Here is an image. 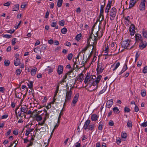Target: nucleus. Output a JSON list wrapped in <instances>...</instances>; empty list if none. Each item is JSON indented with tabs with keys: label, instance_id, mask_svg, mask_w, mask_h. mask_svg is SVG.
<instances>
[{
	"label": "nucleus",
	"instance_id": "nucleus-1",
	"mask_svg": "<svg viewBox=\"0 0 147 147\" xmlns=\"http://www.w3.org/2000/svg\"><path fill=\"white\" fill-rule=\"evenodd\" d=\"M117 10L115 7H112L109 11L110 19L111 20H113L117 13Z\"/></svg>",
	"mask_w": 147,
	"mask_h": 147
},
{
	"label": "nucleus",
	"instance_id": "nucleus-2",
	"mask_svg": "<svg viewBox=\"0 0 147 147\" xmlns=\"http://www.w3.org/2000/svg\"><path fill=\"white\" fill-rule=\"evenodd\" d=\"M131 41L129 40H127L126 41H123L121 44L122 47L124 48L125 49H130L133 48V46H132L131 47H129L130 45L131 44Z\"/></svg>",
	"mask_w": 147,
	"mask_h": 147
},
{
	"label": "nucleus",
	"instance_id": "nucleus-3",
	"mask_svg": "<svg viewBox=\"0 0 147 147\" xmlns=\"http://www.w3.org/2000/svg\"><path fill=\"white\" fill-rule=\"evenodd\" d=\"M105 69L104 65L102 63H98L96 69L97 73L98 74L102 73Z\"/></svg>",
	"mask_w": 147,
	"mask_h": 147
},
{
	"label": "nucleus",
	"instance_id": "nucleus-4",
	"mask_svg": "<svg viewBox=\"0 0 147 147\" xmlns=\"http://www.w3.org/2000/svg\"><path fill=\"white\" fill-rule=\"evenodd\" d=\"M101 78L102 76L100 75H99L97 77L96 79L94 81L92 85L94 86H96V87L95 88L93 89V90H95L98 87V84L99 83Z\"/></svg>",
	"mask_w": 147,
	"mask_h": 147
},
{
	"label": "nucleus",
	"instance_id": "nucleus-5",
	"mask_svg": "<svg viewBox=\"0 0 147 147\" xmlns=\"http://www.w3.org/2000/svg\"><path fill=\"white\" fill-rule=\"evenodd\" d=\"M102 32H101V31L98 30L97 32L95 34V35H94L93 39H92V40L93 41H96L98 40L97 37L100 38L102 37Z\"/></svg>",
	"mask_w": 147,
	"mask_h": 147
},
{
	"label": "nucleus",
	"instance_id": "nucleus-6",
	"mask_svg": "<svg viewBox=\"0 0 147 147\" xmlns=\"http://www.w3.org/2000/svg\"><path fill=\"white\" fill-rule=\"evenodd\" d=\"M71 88H70L69 90L67 91L66 92L65 102H66L67 101H69L71 99L72 94V92L71 91Z\"/></svg>",
	"mask_w": 147,
	"mask_h": 147
},
{
	"label": "nucleus",
	"instance_id": "nucleus-7",
	"mask_svg": "<svg viewBox=\"0 0 147 147\" xmlns=\"http://www.w3.org/2000/svg\"><path fill=\"white\" fill-rule=\"evenodd\" d=\"M130 34L132 36L134 35L135 33V26L133 24H131L129 28Z\"/></svg>",
	"mask_w": 147,
	"mask_h": 147
},
{
	"label": "nucleus",
	"instance_id": "nucleus-8",
	"mask_svg": "<svg viewBox=\"0 0 147 147\" xmlns=\"http://www.w3.org/2000/svg\"><path fill=\"white\" fill-rule=\"evenodd\" d=\"M112 0L109 1L105 9V12L107 13V15L108 16L109 10L110 9L111 6V4H112Z\"/></svg>",
	"mask_w": 147,
	"mask_h": 147
},
{
	"label": "nucleus",
	"instance_id": "nucleus-9",
	"mask_svg": "<svg viewBox=\"0 0 147 147\" xmlns=\"http://www.w3.org/2000/svg\"><path fill=\"white\" fill-rule=\"evenodd\" d=\"M146 2L141 1L139 6V8L140 11H144L145 9Z\"/></svg>",
	"mask_w": 147,
	"mask_h": 147
},
{
	"label": "nucleus",
	"instance_id": "nucleus-10",
	"mask_svg": "<svg viewBox=\"0 0 147 147\" xmlns=\"http://www.w3.org/2000/svg\"><path fill=\"white\" fill-rule=\"evenodd\" d=\"M96 24V23H95L92 26V28L91 32L89 36V38L87 39L88 43L89 44V40H90V39H91L92 40V39H93V37L92 36L93 35H94L93 34V32Z\"/></svg>",
	"mask_w": 147,
	"mask_h": 147
},
{
	"label": "nucleus",
	"instance_id": "nucleus-11",
	"mask_svg": "<svg viewBox=\"0 0 147 147\" xmlns=\"http://www.w3.org/2000/svg\"><path fill=\"white\" fill-rule=\"evenodd\" d=\"M90 122V121L89 119L87 120L85 122L84 126L83 127V128L85 130H86L88 128Z\"/></svg>",
	"mask_w": 147,
	"mask_h": 147
},
{
	"label": "nucleus",
	"instance_id": "nucleus-12",
	"mask_svg": "<svg viewBox=\"0 0 147 147\" xmlns=\"http://www.w3.org/2000/svg\"><path fill=\"white\" fill-rule=\"evenodd\" d=\"M49 127L47 124L45 123L44 124L43 126L40 129H37V131L39 130L40 131V129L42 130L41 131L45 132L46 131L47 129H48Z\"/></svg>",
	"mask_w": 147,
	"mask_h": 147
},
{
	"label": "nucleus",
	"instance_id": "nucleus-13",
	"mask_svg": "<svg viewBox=\"0 0 147 147\" xmlns=\"http://www.w3.org/2000/svg\"><path fill=\"white\" fill-rule=\"evenodd\" d=\"M113 104V100L111 99L108 100L107 101L106 103V105L107 108H109L112 106Z\"/></svg>",
	"mask_w": 147,
	"mask_h": 147
},
{
	"label": "nucleus",
	"instance_id": "nucleus-14",
	"mask_svg": "<svg viewBox=\"0 0 147 147\" xmlns=\"http://www.w3.org/2000/svg\"><path fill=\"white\" fill-rule=\"evenodd\" d=\"M79 96V93H77L75 94L72 100V103L73 104H75L76 103L78 100Z\"/></svg>",
	"mask_w": 147,
	"mask_h": 147
},
{
	"label": "nucleus",
	"instance_id": "nucleus-15",
	"mask_svg": "<svg viewBox=\"0 0 147 147\" xmlns=\"http://www.w3.org/2000/svg\"><path fill=\"white\" fill-rule=\"evenodd\" d=\"M84 75L83 74L81 73L78 75L76 78V81L80 80L81 82H82L83 81V78Z\"/></svg>",
	"mask_w": 147,
	"mask_h": 147
},
{
	"label": "nucleus",
	"instance_id": "nucleus-16",
	"mask_svg": "<svg viewBox=\"0 0 147 147\" xmlns=\"http://www.w3.org/2000/svg\"><path fill=\"white\" fill-rule=\"evenodd\" d=\"M139 0H130L129 5V7L130 8L133 7L134 5Z\"/></svg>",
	"mask_w": 147,
	"mask_h": 147
},
{
	"label": "nucleus",
	"instance_id": "nucleus-17",
	"mask_svg": "<svg viewBox=\"0 0 147 147\" xmlns=\"http://www.w3.org/2000/svg\"><path fill=\"white\" fill-rule=\"evenodd\" d=\"M63 66L62 65H59L58 67L57 72L59 75L63 73Z\"/></svg>",
	"mask_w": 147,
	"mask_h": 147
},
{
	"label": "nucleus",
	"instance_id": "nucleus-18",
	"mask_svg": "<svg viewBox=\"0 0 147 147\" xmlns=\"http://www.w3.org/2000/svg\"><path fill=\"white\" fill-rule=\"evenodd\" d=\"M33 82L30 81L29 82L28 84V88H30L32 90L31 91V92L32 93V94L33 96H34V93L33 92H34V90L33 89H32V87L33 86Z\"/></svg>",
	"mask_w": 147,
	"mask_h": 147
},
{
	"label": "nucleus",
	"instance_id": "nucleus-19",
	"mask_svg": "<svg viewBox=\"0 0 147 147\" xmlns=\"http://www.w3.org/2000/svg\"><path fill=\"white\" fill-rule=\"evenodd\" d=\"M34 118L35 120L37 121H40L42 119V117L39 115L36 114L35 115H34Z\"/></svg>",
	"mask_w": 147,
	"mask_h": 147
},
{
	"label": "nucleus",
	"instance_id": "nucleus-20",
	"mask_svg": "<svg viewBox=\"0 0 147 147\" xmlns=\"http://www.w3.org/2000/svg\"><path fill=\"white\" fill-rule=\"evenodd\" d=\"M90 73H88L87 74L86 77H85L84 80V82L85 84H87L88 81L90 79Z\"/></svg>",
	"mask_w": 147,
	"mask_h": 147
},
{
	"label": "nucleus",
	"instance_id": "nucleus-21",
	"mask_svg": "<svg viewBox=\"0 0 147 147\" xmlns=\"http://www.w3.org/2000/svg\"><path fill=\"white\" fill-rule=\"evenodd\" d=\"M141 42L142 43L141 45H140L139 47L141 49H142L146 46L147 43L146 41H144L143 42V40H142V42Z\"/></svg>",
	"mask_w": 147,
	"mask_h": 147
},
{
	"label": "nucleus",
	"instance_id": "nucleus-22",
	"mask_svg": "<svg viewBox=\"0 0 147 147\" xmlns=\"http://www.w3.org/2000/svg\"><path fill=\"white\" fill-rule=\"evenodd\" d=\"M120 63L119 62H118L115 65V64H113L111 66V68H113V71H114L120 65Z\"/></svg>",
	"mask_w": 147,
	"mask_h": 147
},
{
	"label": "nucleus",
	"instance_id": "nucleus-23",
	"mask_svg": "<svg viewBox=\"0 0 147 147\" xmlns=\"http://www.w3.org/2000/svg\"><path fill=\"white\" fill-rule=\"evenodd\" d=\"M127 69V65L126 64H125L123 66V68L121 71L119 72V75H120L125 71Z\"/></svg>",
	"mask_w": 147,
	"mask_h": 147
},
{
	"label": "nucleus",
	"instance_id": "nucleus-24",
	"mask_svg": "<svg viewBox=\"0 0 147 147\" xmlns=\"http://www.w3.org/2000/svg\"><path fill=\"white\" fill-rule=\"evenodd\" d=\"M136 40V41L140 40L142 42V36L140 34H137L135 36Z\"/></svg>",
	"mask_w": 147,
	"mask_h": 147
},
{
	"label": "nucleus",
	"instance_id": "nucleus-25",
	"mask_svg": "<svg viewBox=\"0 0 147 147\" xmlns=\"http://www.w3.org/2000/svg\"><path fill=\"white\" fill-rule=\"evenodd\" d=\"M104 19V16L103 14H100L99 21L100 24L99 25V28L100 29V24H101V22Z\"/></svg>",
	"mask_w": 147,
	"mask_h": 147
},
{
	"label": "nucleus",
	"instance_id": "nucleus-26",
	"mask_svg": "<svg viewBox=\"0 0 147 147\" xmlns=\"http://www.w3.org/2000/svg\"><path fill=\"white\" fill-rule=\"evenodd\" d=\"M91 117L92 121H95L97 120L98 116L95 114H93L91 115Z\"/></svg>",
	"mask_w": 147,
	"mask_h": 147
},
{
	"label": "nucleus",
	"instance_id": "nucleus-27",
	"mask_svg": "<svg viewBox=\"0 0 147 147\" xmlns=\"http://www.w3.org/2000/svg\"><path fill=\"white\" fill-rule=\"evenodd\" d=\"M19 5L18 4H16L13 6V11H18L19 9Z\"/></svg>",
	"mask_w": 147,
	"mask_h": 147
},
{
	"label": "nucleus",
	"instance_id": "nucleus-28",
	"mask_svg": "<svg viewBox=\"0 0 147 147\" xmlns=\"http://www.w3.org/2000/svg\"><path fill=\"white\" fill-rule=\"evenodd\" d=\"M27 110L28 109L26 107H21V112H23L24 113H25L26 112Z\"/></svg>",
	"mask_w": 147,
	"mask_h": 147
},
{
	"label": "nucleus",
	"instance_id": "nucleus-29",
	"mask_svg": "<svg viewBox=\"0 0 147 147\" xmlns=\"http://www.w3.org/2000/svg\"><path fill=\"white\" fill-rule=\"evenodd\" d=\"M42 116H43V121H45L46 120L49 118V115L48 113H45V114L43 113L42 114Z\"/></svg>",
	"mask_w": 147,
	"mask_h": 147
},
{
	"label": "nucleus",
	"instance_id": "nucleus-30",
	"mask_svg": "<svg viewBox=\"0 0 147 147\" xmlns=\"http://www.w3.org/2000/svg\"><path fill=\"white\" fill-rule=\"evenodd\" d=\"M20 61L19 59L17 58L14 60V64L16 66L20 64Z\"/></svg>",
	"mask_w": 147,
	"mask_h": 147
},
{
	"label": "nucleus",
	"instance_id": "nucleus-31",
	"mask_svg": "<svg viewBox=\"0 0 147 147\" xmlns=\"http://www.w3.org/2000/svg\"><path fill=\"white\" fill-rule=\"evenodd\" d=\"M37 70V69L36 67L34 68V69H32L31 72V75L32 76L34 75L36 73Z\"/></svg>",
	"mask_w": 147,
	"mask_h": 147
},
{
	"label": "nucleus",
	"instance_id": "nucleus-32",
	"mask_svg": "<svg viewBox=\"0 0 147 147\" xmlns=\"http://www.w3.org/2000/svg\"><path fill=\"white\" fill-rule=\"evenodd\" d=\"M105 4V3H104V4L103 5H102L100 6V14H103L104 13V5Z\"/></svg>",
	"mask_w": 147,
	"mask_h": 147
},
{
	"label": "nucleus",
	"instance_id": "nucleus-33",
	"mask_svg": "<svg viewBox=\"0 0 147 147\" xmlns=\"http://www.w3.org/2000/svg\"><path fill=\"white\" fill-rule=\"evenodd\" d=\"M113 109L115 113L117 114L119 112V111L118 108L117 107H114Z\"/></svg>",
	"mask_w": 147,
	"mask_h": 147
},
{
	"label": "nucleus",
	"instance_id": "nucleus-34",
	"mask_svg": "<svg viewBox=\"0 0 147 147\" xmlns=\"http://www.w3.org/2000/svg\"><path fill=\"white\" fill-rule=\"evenodd\" d=\"M94 81V80H92V79H90L89 81H88V85H89V87H91L92 85V84H93Z\"/></svg>",
	"mask_w": 147,
	"mask_h": 147
},
{
	"label": "nucleus",
	"instance_id": "nucleus-35",
	"mask_svg": "<svg viewBox=\"0 0 147 147\" xmlns=\"http://www.w3.org/2000/svg\"><path fill=\"white\" fill-rule=\"evenodd\" d=\"M82 37V34L81 33L77 34L76 37V39L78 41Z\"/></svg>",
	"mask_w": 147,
	"mask_h": 147
},
{
	"label": "nucleus",
	"instance_id": "nucleus-36",
	"mask_svg": "<svg viewBox=\"0 0 147 147\" xmlns=\"http://www.w3.org/2000/svg\"><path fill=\"white\" fill-rule=\"evenodd\" d=\"M94 127L95 126L94 124H91L90 125L87 129L90 130H92Z\"/></svg>",
	"mask_w": 147,
	"mask_h": 147
},
{
	"label": "nucleus",
	"instance_id": "nucleus-37",
	"mask_svg": "<svg viewBox=\"0 0 147 147\" xmlns=\"http://www.w3.org/2000/svg\"><path fill=\"white\" fill-rule=\"evenodd\" d=\"M63 3V0H58L57 5L58 7L61 6Z\"/></svg>",
	"mask_w": 147,
	"mask_h": 147
},
{
	"label": "nucleus",
	"instance_id": "nucleus-38",
	"mask_svg": "<svg viewBox=\"0 0 147 147\" xmlns=\"http://www.w3.org/2000/svg\"><path fill=\"white\" fill-rule=\"evenodd\" d=\"M88 45L86 46L82 50V51L84 52H85V51L88 48L89 46H90V42H89V44L87 42Z\"/></svg>",
	"mask_w": 147,
	"mask_h": 147
},
{
	"label": "nucleus",
	"instance_id": "nucleus-39",
	"mask_svg": "<svg viewBox=\"0 0 147 147\" xmlns=\"http://www.w3.org/2000/svg\"><path fill=\"white\" fill-rule=\"evenodd\" d=\"M2 37L4 38H9L12 37V36L11 35H8L7 34H3L2 35Z\"/></svg>",
	"mask_w": 147,
	"mask_h": 147
},
{
	"label": "nucleus",
	"instance_id": "nucleus-40",
	"mask_svg": "<svg viewBox=\"0 0 147 147\" xmlns=\"http://www.w3.org/2000/svg\"><path fill=\"white\" fill-rule=\"evenodd\" d=\"M10 63V61L9 60H5L4 61V65L6 66H8Z\"/></svg>",
	"mask_w": 147,
	"mask_h": 147
},
{
	"label": "nucleus",
	"instance_id": "nucleus-41",
	"mask_svg": "<svg viewBox=\"0 0 147 147\" xmlns=\"http://www.w3.org/2000/svg\"><path fill=\"white\" fill-rule=\"evenodd\" d=\"M22 71V70L20 69H17L16 71V75L19 76V75L21 72Z\"/></svg>",
	"mask_w": 147,
	"mask_h": 147
},
{
	"label": "nucleus",
	"instance_id": "nucleus-42",
	"mask_svg": "<svg viewBox=\"0 0 147 147\" xmlns=\"http://www.w3.org/2000/svg\"><path fill=\"white\" fill-rule=\"evenodd\" d=\"M67 31V29L66 28H63L61 29V32L62 34H66Z\"/></svg>",
	"mask_w": 147,
	"mask_h": 147
},
{
	"label": "nucleus",
	"instance_id": "nucleus-43",
	"mask_svg": "<svg viewBox=\"0 0 147 147\" xmlns=\"http://www.w3.org/2000/svg\"><path fill=\"white\" fill-rule=\"evenodd\" d=\"M143 36L146 38H147V31L145 30H143L142 31Z\"/></svg>",
	"mask_w": 147,
	"mask_h": 147
},
{
	"label": "nucleus",
	"instance_id": "nucleus-44",
	"mask_svg": "<svg viewBox=\"0 0 147 147\" xmlns=\"http://www.w3.org/2000/svg\"><path fill=\"white\" fill-rule=\"evenodd\" d=\"M73 54L72 53H71L68 55L67 58L69 60H71Z\"/></svg>",
	"mask_w": 147,
	"mask_h": 147
},
{
	"label": "nucleus",
	"instance_id": "nucleus-45",
	"mask_svg": "<svg viewBox=\"0 0 147 147\" xmlns=\"http://www.w3.org/2000/svg\"><path fill=\"white\" fill-rule=\"evenodd\" d=\"M132 123L131 121H129V120L127 122V126L128 127H132Z\"/></svg>",
	"mask_w": 147,
	"mask_h": 147
},
{
	"label": "nucleus",
	"instance_id": "nucleus-46",
	"mask_svg": "<svg viewBox=\"0 0 147 147\" xmlns=\"http://www.w3.org/2000/svg\"><path fill=\"white\" fill-rule=\"evenodd\" d=\"M140 125L143 127H145L147 126V121L145 122L142 123Z\"/></svg>",
	"mask_w": 147,
	"mask_h": 147
},
{
	"label": "nucleus",
	"instance_id": "nucleus-47",
	"mask_svg": "<svg viewBox=\"0 0 147 147\" xmlns=\"http://www.w3.org/2000/svg\"><path fill=\"white\" fill-rule=\"evenodd\" d=\"M16 38H13L11 40L12 45H14L16 44Z\"/></svg>",
	"mask_w": 147,
	"mask_h": 147
},
{
	"label": "nucleus",
	"instance_id": "nucleus-48",
	"mask_svg": "<svg viewBox=\"0 0 147 147\" xmlns=\"http://www.w3.org/2000/svg\"><path fill=\"white\" fill-rule=\"evenodd\" d=\"M65 21L64 20H61L59 22V24L61 26H63L64 25Z\"/></svg>",
	"mask_w": 147,
	"mask_h": 147
},
{
	"label": "nucleus",
	"instance_id": "nucleus-49",
	"mask_svg": "<svg viewBox=\"0 0 147 147\" xmlns=\"http://www.w3.org/2000/svg\"><path fill=\"white\" fill-rule=\"evenodd\" d=\"M106 90V89L104 88L101 90L98 93V95H100V94H102Z\"/></svg>",
	"mask_w": 147,
	"mask_h": 147
},
{
	"label": "nucleus",
	"instance_id": "nucleus-50",
	"mask_svg": "<svg viewBox=\"0 0 147 147\" xmlns=\"http://www.w3.org/2000/svg\"><path fill=\"white\" fill-rule=\"evenodd\" d=\"M130 111V109L127 107H125L124 108V112H129Z\"/></svg>",
	"mask_w": 147,
	"mask_h": 147
},
{
	"label": "nucleus",
	"instance_id": "nucleus-51",
	"mask_svg": "<svg viewBox=\"0 0 147 147\" xmlns=\"http://www.w3.org/2000/svg\"><path fill=\"white\" fill-rule=\"evenodd\" d=\"M72 72V71H69L67 73H66L65 74L64 76H63L65 77L66 78H67V76L68 75H69Z\"/></svg>",
	"mask_w": 147,
	"mask_h": 147
},
{
	"label": "nucleus",
	"instance_id": "nucleus-52",
	"mask_svg": "<svg viewBox=\"0 0 147 147\" xmlns=\"http://www.w3.org/2000/svg\"><path fill=\"white\" fill-rule=\"evenodd\" d=\"M32 131V130L30 129H29L28 130H26V133L25 134V135L28 136L30 133Z\"/></svg>",
	"mask_w": 147,
	"mask_h": 147
},
{
	"label": "nucleus",
	"instance_id": "nucleus-53",
	"mask_svg": "<svg viewBox=\"0 0 147 147\" xmlns=\"http://www.w3.org/2000/svg\"><path fill=\"white\" fill-rule=\"evenodd\" d=\"M141 94L143 97L145 96L146 95L145 91L144 90H142L141 91Z\"/></svg>",
	"mask_w": 147,
	"mask_h": 147
},
{
	"label": "nucleus",
	"instance_id": "nucleus-54",
	"mask_svg": "<svg viewBox=\"0 0 147 147\" xmlns=\"http://www.w3.org/2000/svg\"><path fill=\"white\" fill-rule=\"evenodd\" d=\"M121 137L122 138H126L127 136V135L126 133H121Z\"/></svg>",
	"mask_w": 147,
	"mask_h": 147
},
{
	"label": "nucleus",
	"instance_id": "nucleus-55",
	"mask_svg": "<svg viewBox=\"0 0 147 147\" xmlns=\"http://www.w3.org/2000/svg\"><path fill=\"white\" fill-rule=\"evenodd\" d=\"M143 72L144 74H146L147 73V66H145L144 67L143 70Z\"/></svg>",
	"mask_w": 147,
	"mask_h": 147
},
{
	"label": "nucleus",
	"instance_id": "nucleus-56",
	"mask_svg": "<svg viewBox=\"0 0 147 147\" xmlns=\"http://www.w3.org/2000/svg\"><path fill=\"white\" fill-rule=\"evenodd\" d=\"M8 117V115H3L1 117V119H6Z\"/></svg>",
	"mask_w": 147,
	"mask_h": 147
},
{
	"label": "nucleus",
	"instance_id": "nucleus-57",
	"mask_svg": "<svg viewBox=\"0 0 147 147\" xmlns=\"http://www.w3.org/2000/svg\"><path fill=\"white\" fill-rule=\"evenodd\" d=\"M61 48V47L60 46H58L55 49V51L56 52H58Z\"/></svg>",
	"mask_w": 147,
	"mask_h": 147
},
{
	"label": "nucleus",
	"instance_id": "nucleus-58",
	"mask_svg": "<svg viewBox=\"0 0 147 147\" xmlns=\"http://www.w3.org/2000/svg\"><path fill=\"white\" fill-rule=\"evenodd\" d=\"M34 52H36V53H38V52L40 51L39 50V49L38 48H36L34 49Z\"/></svg>",
	"mask_w": 147,
	"mask_h": 147
},
{
	"label": "nucleus",
	"instance_id": "nucleus-59",
	"mask_svg": "<svg viewBox=\"0 0 147 147\" xmlns=\"http://www.w3.org/2000/svg\"><path fill=\"white\" fill-rule=\"evenodd\" d=\"M134 110L136 112H138L139 110L138 107L136 105H135V107L134 108Z\"/></svg>",
	"mask_w": 147,
	"mask_h": 147
},
{
	"label": "nucleus",
	"instance_id": "nucleus-60",
	"mask_svg": "<svg viewBox=\"0 0 147 147\" xmlns=\"http://www.w3.org/2000/svg\"><path fill=\"white\" fill-rule=\"evenodd\" d=\"M64 45L65 46L69 47L71 46V44L69 42H67L65 43Z\"/></svg>",
	"mask_w": 147,
	"mask_h": 147
},
{
	"label": "nucleus",
	"instance_id": "nucleus-61",
	"mask_svg": "<svg viewBox=\"0 0 147 147\" xmlns=\"http://www.w3.org/2000/svg\"><path fill=\"white\" fill-rule=\"evenodd\" d=\"M10 5V3L9 2H7L6 3L3 4V5L5 6H9Z\"/></svg>",
	"mask_w": 147,
	"mask_h": 147
},
{
	"label": "nucleus",
	"instance_id": "nucleus-62",
	"mask_svg": "<svg viewBox=\"0 0 147 147\" xmlns=\"http://www.w3.org/2000/svg\"><path fill=\"white\" fill-rule=\"evenodd\" d=\"M102 129V124H100L98 127V129L99 130L101 131Z\"/></svg>",
	"mask_w": 147,
	"mask_h": 147
},
{
	"label": "nucleus",
	"instance_id": "nucleus-63",
	"mask_svg": "<svg viewBox=\"0 0 147 147\" xmlns=\"http://www.w3.org/2000/svg\"><path fill=\"white\" fill-rule=\"evenodd\" d=\"M116 44H117L114 42H112L111 45V47L113 48V47H116Z\"/></svg>",
	"mask_w": 147,
	"mask_h": 147
},
{
	"label": "nucleus",
	"instance_id": "nucleus-64",
	"mask_svg": "<svg viewBox=\"0 0 147 147\" xmlns=\"http://www.w3.org/2000/svg\"><path fill=\"white\" fill-rule=\"evenodd\" d=\"M109 124L111 126H113L114 125V123L113 121H110L109 123Z\"/></svg>",
	"mask_w": 147,
	"mask_h": 147
}]
</instances>
